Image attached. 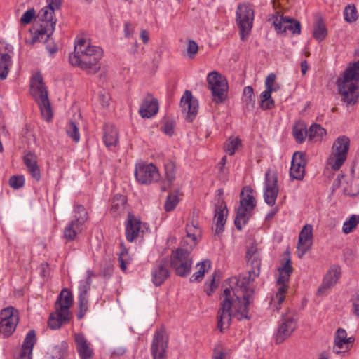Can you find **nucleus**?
<instances>
[{"instance_id": "obj_1", "label": "nucleus", "mask_w": 359, "mask_h": 359, "mask_svg": "<svg viewBox=\"0 0 359 359\" xmlns=\"http://www.w3.org/2000/svg\"><path fill=\"white\" fill-rule=\"evenodd\" d=\"M246 259L252 269L248 271V278L242 280L234 278L235 283L240 287L242 297L231 294V289L226 288L222 296L220 307L217 313V327L221 332L227 329L230 325L232 317L238 320L250 319L249 306L254 301V289L250 283L254 281L260 273L261 255L257 245H252L247 250Z\"/></svg>"}, {"instance_id": "obj_2", "label": "nucleus", "mask_w": 359, "mask_h": 359, "mask_svg": "<svg viewBox=\"0 0 359 359\" xmlns=\"http://www.w3.org/2000/svg\"><path fill=\"white\" fill-rule=\"evenodd\" d=\"M103 55L100 47L92 46L86 39H78L74 51L69 57L72 65L77 66L90 74H95L100 69L98 62Z\"/></svg>"}, {"instance_id": "obj_3", "label": "nucleus", "mask_w": 359, "mask_h": 359, "mask_svg": "<svg viewBox=\"0 0 359 359\" xmlns=\"http://www.w3.org/2000/svg\"><path fill=\"white\" fill-rule=\"evenodd\" d=\"M359 60L350 64L341 76L337 79L338 91L347 106L354 105L359 97Z\"/></svg>"}, {"instance_id": "obj_4", "label": "nucleus", "mask_w": 359, "mask_h": 359, "mask_svg": "<svg viewBox=\"0 0 359 359\" xmlns=\"http://www.w3.org/2000/svg\"><path fill=\"white\" fill-rule=\"evenodd\" d=\"M47 3L48 5L39 13L38 18L42 23L34 33L32 43L41 41L45 35L49 38L55 29L56 20H53L54 11L60 8L62 0H47Z\"/></svg>"}, {"instance_id": "obj_5", "label": "nucleus", "mask_w": 359, "mask_h": 359, "mask_svg": "<svg viewBox=\"0 0 359 359\" xmlns=\"http://www.w3.org/2000/svg\"><path fill=\"white\" fill-rule=\"evenodd\" d=\"M252 193L253 190L250 187H245L241 193L240 205L237 208L234 221L235 226L238 230H241L248 223L256 206V200Z\"/></svg>"}, {"instance_id": "obj_6", "label": "nucleus", "mask_w": 359, "mask_h": 359, "mask_svg": "<svg viewBox=\"0 0 359 359\" xmlns=\"http://www.w3.org/2000/svg\"><path fill=\"white\" fill-rule=\"evenodd\" d=\"M293 269L290 259H287L282 266L278 268V277L277 278V290L274 295L271 296L270 305L273 310L278 311L281 304L284 302L287 291V283Z\"/></svg>"}, {"instance_id": "obj_7", "label": "nucleus", "mask_w": 359, "mask_h": 359, "mask_svg": "<svg viewBox=\"0 0 359 359\" xmlns=\"http://www.w3.org/2000/svg\"><path fill=\"white\" fill-rule=\"evenodd\" d=\"M31 93L39 104L42 116L47 121L53 117L48 91L41 74L34 75L31 81Z\"/></svg>"}, {"instance_id": "obj_8", "label": "nucleus", "mask_w": 359, "mask_h": 359, "mask_svg": "<svg viewBox=\"0 0 359 359\" xmlns=\"http://www.w3.org/2000/svg\"><path fill=\"white\" fill-rule=\"evenodd\" d=\"M187 243L185 240L182 241V246L173 251L170 257V265L174 269L175 273L181 277H185L189 274L192 265V259L190 257V252L192 250L191 247H184Z\"/></svg>"}, {"instance_id": "obj_9", "label": "nucleus", "mask_w": 359, "mask_h": 359, "mask_svg": "<svg viewBox=\"0 0 359 359\" xmlns=\"http://www.w3.org/2000/svg\"><path fill=\"white\" fill-rule=\"evenodd\" d=\"M350 147V140L345 135L339 137L332 148L327 163L334 170H338L345 162Z\"/></svg>"}, {"instance_id": "obj_10", "label": "nucleus", "mask_w": 359, "mask_h": 359, "mask_svg": "<svg viewBox=\"0 0 359 359\" xmlns=\"http://www.w3.org/2000/svg\"><path fill=\"white\" fill-rule=\"evenodd\" d=\"M207 81L212 100L217 104L222 103L227 97L229 86L226 79L217 72H212L208 74Z\"/></svg>"}, {"instance_id": "obj_11", "label": "nucleus", "mask_w": 359, "mask_h": 359, "mask_svg": "<svg viewBox=\"0 0 359 359\" xmlns=\"http://www.w3.org/2000/svg\"><path fill=\"white\" fill-rule=\"evenodd\" d=\"M236 22L240 30V37L244 41L252 28L254 10L246 4H239L236 10Z\"/></svg>"}, {"instance_id": "obj_12", "label": "nucleus", "mask_w": 359, "mask_h": 359, "mask_svg": "<svg viewBox=\"0 0 359 359\" xmlns=\"http://www.w3.org/2000/svg\"><path fill=\"white\" fill-rule=\"evenodd\" d=\"M19 322L18 311L13 307H7L0 313V334L8 337L15 330Z\"/></svg>"}, {"instance_id": "obj_13", "label": "nucleus", "mask_w": 359, "mask_h": 359, "mask_svg": "<svg viewBox=\"0 0 359 359\" xmlns=\"http://www.w3.org/2000/svg\"><path fill=\"white\" fill-rule=\"evenodd\" d=\"M168 346V337L163 329L155 332L151 344V355L153 359H166Z\"/></svg>"}, {"instance_id": "obj_14", "label": "nucleus", "mask_w": 359, "mask_h": 359, "mask_svg": "<svg viewBox=\"0 0 359 359\" xmlns=\"http://www.w3.org/2000/svg\"><path fill=\"white\" fill-rule=\"evenodd\" d=\"M269 20L272 22L278 32L282 33L287 31H290L292 34H300L301 32V25L299 21L289 17L280 15L278 13L272 15Z\"/></svg>"}, {"instance_id": "obj_15", "label": "nucleus", "mask_w": 359, "mask_h": 359, "mask_svg": "<svg viewBox=\"0 0 359 359\" xmlns=\"http://www.w3.org/2000/svg\"><path fill=\"white\" fill-rule=\"evenodd\" d=\"M182 111L188 122H192L198 113V102L189 90H186L180 100Z\"/></svg>"}, {"instance_id": "obj_16", "label": "nucleus", "mask_w": 359, "mask_h": 359, "mask_svg": "<svg viewBox=\"0 0 359 359\" xmlns=\"http://www.w3.org/2000/svg\"><path fill=\"white\" fill-rule=\"evenodd\" d=\"M278 194V179L274 173L269 171L265 174L264 198L267 205L273 206L276 204Z\"/></svg>"}, {"instance_id": "obj_17", "label": "nucleus", "mask_w": 359, "mask_h": 359, "mask_svg": "<svg viewBox=\"0 0 359 359\" xmlns=\"http://www.w3.org/2000/svg\"><path fill=\"white\" fill-rule=\"evenodd\" d=\"M296 328V320L294 315L287 313L283 315L281 322L276 334V343L280 344L285 341Z\"/></svg>"}, {"instance_id": "obj_18", "label": "nucleus", "mask_w": 359, "mask_h": 359, "mask_svg": "<svg viewBox=\"0 0 359 359\" xmlns=\"http://www.w3.org/2000/svg\"><path fill=\"white\" fill-rule=\"evenodd\" d=\"M135 175L140 184H147L158 180V172L156 167L152 163L141 165L136 168Z\"/></svg>"}, {"instance_id": "obj_19", "label": "nucleus", "mask_w": 359, "mask_h": 359, "mask_svg": "<svg viewBox=\"0 0 359 359\" xmlns=\"http://www.w3.org/2000/svg\"><path fill=\"white\" fill-rule=\"evenodd\" d=\"M313 228L311 224H306L299 235L297 243V256L302 258L312 245Z\"/></svg>"}, {"instance_id": "obj_20", "label": "nucleus", "mask_w": 359, "mask_h": 359, "mask_svg": "<svg viewBox=\"0 0 359 359\" xmlns=\"http://www.w3.org/2000/svg\"><path fill=\"white\" fill-rule=\"evenodd\" d=\"M168 261L166 259L156 262L151 270V280L156 286L161 285L169 277Z\"/></svg>"}, {"instance_id": "obj_21", "label": "nucleus", "mask_w": 359, "mask_h": 359, "mask_svg": "<svg viewBox=\"0 0 359 359\" xmlns=\"http://www.w3.org/2000/svg\"><path fill=\"white\" fill-rule=\"evenodd\" d=\"M158 111V100L151 95H148L141 104L139 112L143 118H151L156 114Z\"/></svg>"}, {"instance_id": "obj_22", "label": "nucleus", "mask_w": 359, "mask_h": 359, "mask_svg": "<svg viewBox=\"0 0 359 359\" xmlns=\"http://www.w3.org/2000/svg\"><path fill=\"white\" fill-rule=\"evenodd\" d=\"M76 350L81 359H92L93 349L83 334H74Z\"/></svg>"}, {"instance_id": "obj_23", "label": "nucleus", "mask_w": 359, "mask_h": 359, "mask_svg": "<svg viewBox=\"0 0 359 359\" xmlns=\"http://www.w3.org/2000/svg\"><path fill=\"white\" fill-rule=\"evenodd\" d=\"M354 341L355 339L353 337H347V333L344 329L339 328L334 336V351L337 354L340 353L341 349L348 348Z\"/></svg>"}, {"instance_id": "obj_24", "label": "nucleus", "mask_w": 359, "mask_h": 359, "mask_svg": "<svg viewBox=\"0 0 359 359\" xmlns=\"http://www.w3.org/2000/svg\"><path fill=\"white\" fill-rule=\"evenodd\" d=\"M140 226V220L129 214L126 222V236L128 241L133 242L138 236Z\"/></svg>"}, {"instance_id": "obj_25", "label": "nucleus", "mask_w": 359, "mask_h": 359, "mask_svg": "<svg viewBox=\"0 0 359 359\" xmlns=\"http://www.w3.org/2000/svg\"><path fill=\"white\" fill-rule=\"evenodd\" d=\"M341 275V268L337 265L330 267L323 279L322 286L318 289V292H321L323 290L332 287L339 280Z\"/></svg>"}, {"instance_id": "obj_26", "label": "nucleus", "mask_w": 359, "mask_h": 359, "mask_svg": "<svg viewBox=\"0 0 359 359\" xmlns=\"http://www.w3.org/2000/svg\"><path fill=\"white\" fill-rule=\"evenodd\" d=\"M35 342V331L34 330H29L24 339L22 350L20 353V359H32L33 346Z\"/></svg>"}, {"instance_id": "obj_27", "label": "nucleus", "mask_w": 359, "mask_h": 359, "mask_svg": "<svg viewBox=\"0 0 359 359\" xmlns=\"http://www.w3.org/2000/svg\"><path fill=\"white\" fill-rule=\"evenodd\" d=\"M72 304V294L67 289H63L55 303L56 310L61 311L65 315H69V309Z\"/></svg>"}, {"instance_id": "obj_28", "label": "nucleus", "mask_w": 359, "mask_h": 359, "mask_svg": "<svg viewBox=\"0 0 359 359\" xmlns=\"http://www.w3.org/2000/svg\"><path fill=\"white\" fill-rule=\"evenodd\" d=\"M227 214L228 210L226 205H217L215 214L216 219L215 231L216 234H220L224 231Z\"/></svg>"}, {"instance_id": "obj_29", "label": "nucleus", "mask_w": 359, "mask_h": 359, "mask_svg": "<svg viewBox=\"0 0 359 359\" xmlns=\"http://www.w3.org/2000/svg\"><path fill=\"white\" fill-rule=\"evenodd\" d=\"M103 140L108 147L116 146L118 141V133L116 128L112 125H106L104 128Z\"/></svg>"}, {"instance_id": "obj_30", "label": "nucleus", "mask_w": 359, "mask_h": 359, "mask_svg": "<svg viewBox=\"0 0 359 359\" xmlns=\"http://www.w3.org/2000/svg\"><path fill=\"white\" fill-rule=\"evenodd\" d=\"M70 316L65 315L61 311L56 310V312L52 313L48 319V327L53 330L60 328L62 324L69 320Z\"/></svg>"}, {"instance_id": "obj_31", "label": "nucleus", "mask_w": 359, "mask_h": 359, "mask_svg": "<svg viewBox=\"0 0 359 359\" xmlns=\"http://www.w3.org/2000/svg\"><path fill=\"white\" fill-rule=\"evenodd\" d=\"M68 344L63 341L53 346L48 352L52 359H64L67 353Z\"/></svg>"}, {"instance_id": "obj_32", "label": "nucleus", "mask_w": 359, "mask_h": 359, "mask_svg": "<svg viewBox=\"0 0 359 359\" xmlns=\"http://www.w3.org/2000/svg\"><path fill=\"white\" fill-rule=\"evenodd\" d=\"M74 219L72 222H75L77 225L82 226L88 219V213L85 208L81 205H74Z\"/></svg>"}, {"instance_id": "obj_33", "label": "nucleus", "mask_w": 359, "mask_h": 359, "mask_svg": "<svg viewBox=\"0 0 359 359\" xmlns=\"http://www.w3.org/2000/svg\"><path fill=\"white\" fill-rule=\"evenodd\" d=\"M211 266L210 261L208 259L204 260L201 263L198 264V271L195 272L191 277L190 281L194 282H199L201 281L205 273Z\"/></svg>"}, {"instance_id": "obj_34", "label": "nucleus", "mask_w": 359, "mask_h": 359, "mask_svg": "<svg viewBox=\"0 0 359 359\" xmlns=\"http://www.w3.org/2000/svg\"><path fill=\"white\" fill-rule=\"evenodd\" d=\"M11 65V57L8 53H2L0 59V79L1 80L6 79Z\"/></svg>"}, {"instance_id": "obj_35", "label": "nucleus", "mask_w": 359, "mask_h": 359, "mask_svg": "<svg viewBox=\"0 0 359 359\" xmlns=\"http://www.w3.org/2000/svg\"><path fill=\"white\" fill-rule=\"evenodd\" d=\"M81 231V226L77 225L75 222H69L64 229V238L67 241H73L76 235Z\"/></svg>"}, {"instance_id": "obj_36", "label": "nucleus", "mask_w": 359, "mask_h": 359, "mask_svg": "<svg viewBox=\"0 0 359 359\" xmlns=\"http://www.w3.org/2000/svg\"><path fill=\"white\" fill-rule=\"evenodd\" d=\"M271 90H265L260 95V107L263 110L272 109L275 106V102L271 97Z\"/></svg>"}, {"instance_id": "obj_37", "label": "nucleus", "mask_w": 359, "mask_h": 359, "mask_svg": "<svg viewBox=\"0 0 359 359\" xmlns=\"http://www.w3.org/2000/svg\"><path fill=\"white\" fill-rule=\"evenodd\" d=\"M187 237L191 238L192 243L190 244L189 247L192 245V248L196 245L198 236L201 234V230L197 224L192 222L191 224H187L186 228Z\"/></svg>"}, {"instance_id": "obj_38", "label": "nucleus", "mask_w": 359, "mask_h": 359, "mask_svg": "<svg viewBox=\"0 0 359 359\" xmlns=\"http://www.w3.org/2000/svg\"><path fill=\"white\" fill-rule=\"evenodd\" d=\"M326 133L325 130L320 125L313 124L308 130V137L311 140L317 141Z\"/></svg>"}, {"instance_id": "obj_39", "label": "nucleus", "mask_w": 359, "mask_h": 359, "mask_svg": "<svg viewBox=\"0 0 359 359\" xmlns=\"http://www.w3.org/2000/svg\"><path fill=\"white\" fill-rule=\"evenodd\" d=\"M327 36L325 25L322 21H318L313 27V36L318 41H322Z\"/></svg>"}, {"instance_id": "obj_40", "label": "nucleus", "mask_w": 359, "mask_h": 359, "mask_svg": "<svg viewBox=\"0 0 359 359\" xmlns=\"http://www.w3.org/2000/svg\"><path fill=\"white\" fill-rule=\"evenodd\" d=\"M292 133L296 141L302 143L304 141L306 137L308 136V130H306L304 125L298 124L294 126Z\"/></svg>"}, {"instance_id": "obj_41", "label": "nucleus", "mask_w": 359, "mask_h": 359, "mask_svg": "<svg viewBox=\"0 0 359 359\" xmlns=\"http://www.w3.org/2000/svg\"><path fill=\"white\" fill-rule=\"evenodd\" d=\"M359 224V215H353L350 217L348 220L344 223L342 231L344 233L348 234L353 231Z\"/></svg>"}, {"instance_id": "obj_42", "label": "nucleus", "mask_w": 359, "mask_h": 359, "mask_svg": "<svg viewBox=\"0 0 359 359\" xmlns=\"http://www.w3.org/2000/svg\"><path fill=\"white\" fill-rule=\"evenodd\" d=\"M165 179L169 186H170L175 179V165L169 161L165 164Z\"/></svg>"}, {"instance_id": "obj_43", "label": "nucleus", "mask_w": 359, "mask_h": 359, "mask_svg": "<svg viewBox=\"0 0 359 359\" xmlns=\"http://www.w3.org/2000/svg\"><path fill=\"white\" fill-rule=\"evenodd\" d=\"M66 133L75 142L80 140L79 128L74 121H69L66 126Z\"/></svg>"}, {"instance_id": "obj_44", "label": "nucleus", "mask_w": 359, "mask_h": 359, "mask_svg": "<svg viewBox=\"0 0 359 359\" xmlns=\"http://www.w3.org/2000/svg\"><path fill=\"white\" fill-rule=\"evenodd\" d=\"M344 20L347 22H353L358 19V13L355 6L348 5L344 11Z\"/></svg>"}, {"instance_id": "obj_45", "label": "nucleus", "mask_w": 359, "mask_h": 359, "mask_svg": "<svg viewBox=\"0 0 359 359\" xmlns=\"http://www.w3.org/2000/svg\"><path fill=\"white\" fill-rule=\"evenodd\" d=\"M305 167L295 163H291L290 175L294 180H301L304 176Z\"/></svg>"}, {"instance_id": "obj_46", "label": "nucleus", "mask_w": 359, "mask_h": 359, "mask_svg": "<svg viewBox=\"0 0 359 359\" xmlns=\"http://www.w3.org/2000/svg\"><path fill=\"white\" fill-rule=\"evenodd\" d=\"M180 200L177 194H170L167 198L164 204V209L166 212L172 211L177 205L178 204Z\"/></svg>"}, {"instance_id": "obj_47", "label": "nucleus", "mask_w": 359, "mask_h": 359, "mask_svg": "<svg viewBox=\"0 0 359 359\" xmlns=\"http://www.w3.org/2000/svg\"><path fill=\"white\" fill-rule=\"evenodd\" d=\"M240 144L241 140L239 138L231 137L224 144L225 151L229 155H233Z\"/></svg>"}, {"instance_id": "obj_48", "label": "nucleus", "mask_w": 359, "mask_h": 359, "mask_svg": "<svg viewBox=\"0 0 359 359\" xmlns=\"http://www.w3.org/2000/svg\"><path fill=\"white\" fill-rule=\"evenodd\" d=\"M93 273L90 271H88V276L85 280H81L79 287V294L86 296L91 285V276Z\"/></svg>"}, {"instance_id": "obj_49", "label": "nucleus", "mask_w": 359, "mask_h": 359, "mask_svg": "<svg viewBox=\"0 0 359 359\" xmlns=\"http://www.w3.org/2000/svg\"><path fill=\"white\" fill-rule=\"evenodd\" d=\"M121 246L123 248L122 251L119 254L118 262L120 263V267L123 271H126L127 269V264L130 261V257L127 250L124 248L123 244L121 243Z\"/></svg>"}, {"instance_id": "obj_50", "label": "nucleus", "mask_w": 359, "mask_h": 359, "mask_svg": "<svg viewBox=\"0 0 359 359\" xmlns=\"http://www.w3.org/2000/svg\"><path fill=\"white\" fill-rule=\"evenodd\" d=\"M79 313H78V318L81 319L88 311V299L86 296L79 295Z\"/></svg>"}, {"instance_id": "obj_51", "label": "nucleus", "mask_w": 359, "mask_h": 359, "mask_svg": "<svg viewBox=\"0 0 359 359\" xmlns=\"http://www.w3.org/2000/svg\"><path fill=\"white\" fill-rule=\"evenodd\" d=\"M243 95L245 97V102L247 105L254 106L255 104V96H254V90L253 88L248 86L244 88Z\"/></svg>"}, {"instance_id": "obj_52", "label": "nucleus", "mask_w": 359, "mask_h": 359, "mask_svg": "<svg viewBox=\"0 0 359 359\" xmlns=\"http://www.w3.org/2000/svg\"><path fill=\"white\" fill-rule=\"evenodd\" d=\"M25 184V177L22 175H13L9 180V185L13 189H20Z\"/></svg>"}, {"instance_id": "obj_53", "label": "nucleus", "mask_w": 359, "mask_h": 359, "mask_svg": "<svg viewBox=\"0 0 359 359\" xmlns=\"http://www.w3.org/2000/svg\"><path fill=\"white\" fill-rule=\"evenodd\" d=\"M291 163H295L305 167L306 161L305 154L303 152L296 151L294 153Z\"/></svg>"}, {"instance_id": "obj_54", "label": "nucleus", "mask_w": 359, "mask_h": 359, "mask_svg": "<svg viewBox=\"0 0 359 359\" xmlns=\"http://www.w3.org/2000/svg\"><path fill=\"white\" fill-rule=\"evenodd\" d=\"M23 161L27 169H28L37 163V158L33 153L28 152L24 156Z\"/></svg>"}, {"instance_id": "obj_55", "label": "nucleus", "mask_w": 359, "mask_h": 359, "mask_svg": "<svg viewBox=\"0 0 359 359\" xmlns=\"http://www.w3.org/2000/svg\"><path fill=\"white\" fill-rule=\"evenodd\" d=\"M35 15V11L34 8L27 10L21 17L20 22L23 25L29 24Z\"/></svg>"}, {"instance_id": "obj_56", "label": "nucleus", "mask_w": 359, "mask_h": 359, "mask_svg": "<svg viewBox=\"0 0 359 359\" xmlns=\"http://www.w3.org/2000/svg\"><path fill=\"white\" fill-rule=\"evenodd\" d=\"M27 170L36 181L39 182L41 180V172L37 163Z\"/></svg>"}, {"instance_id": "obj_57", "label": "nucleus", "mask_w": 359, "mask_h": 359, "mask_svg": "<svg viewBox=\"0 0 359 359\" xmlns=\"http://www.w3.org/2000/svg\"><path fill=\"white\" fill-rule=\"evenodd\" d=\"M198 44L193 40H189L187 51L189 57H193L198 52Z\"/></svg>"}, {"instance_id": "obj_58", "label": "nucleus", "mask_w": 359, "mask_h": 359, "mask_svg": "<svg viewBox=\"0 0 359 359\" xmlns=\"http://www.w3.org/2000/svg\"><path fill=\"white\" fill-rule=\"evenodd\" d=\"M175 122L173 121H168L163 126V131L165 134L172 135L174 133Z\"/></svg>"}, {"instance_id": "obj_59", "label": "nucleus", "mask_w": 359, "mask_h": 359, "mask_svg": "<svg viewBox=\"0 0 359 359\" xmlns=\"http://www.w3.org/2000/svg\"><path fill=\"white\" fill-rule=\"evenodd\" d=\"M50 40V36L49 38H47L46 36L45 35L43 36V39H41L40 41H43L44 43H46V48H47L48 51L49 53H50L51 54H53V53L57 52V48L55 46V45H54V44L53 45H50L49 43Z\"/></svg>"}, {"instance_id": "obj_60", "label": "nucleus", "mask_w": 359, "mask_h": 359, "mask_svg": "<svg viewBox=\"0 0 359 359\" xmlns=\"http://www.w3.org/2000/svg\"><path fill=\"white\" fill-rule=\"evenodd\" d=\"M224 353L222 351V347L219 344L217 345L214 348L212 359H224Z\"/></svg>"}, {"instance_id": "obj_61", "label": "nucleus", "mask_w": 359, "mask_h": 359, "mask_svg": "<svg viewBox=\"0 0 359 359\" xmlns=\"http://www.w3.org/2000/svg\"><path fill=\"white\" fill-rule=\"evenodd\" d=\"M353 311L355 315L359 316V293L353 298Z\"/></svg>"}, {"instance_id": "obj_62", "label": "nucleus", "mask_w": 359, "mask_h": 359, "mask_svg": "<svg viewBox=\"0 0 359 359\" xmlns=\"http://www.w3.org/2000/svg\"><path fill=\"white\" fill-rule=\"evenodd\" d=\"M217 276V273L215 271L211 280L210 289L206 291V293L208 296H210L213 293L214 290L217 287V285L215 283V278Z\"/></svg>"}, {"instance_id": "obj_63", "label": "nucleus", "mask_w": 359, "mask_h": 359, "mask_svg": "<svg viewBox=\"0 0 359 359\" xmlns=\"http://www.w3.org/2000/svg\"><path fill=\"white\" fill-rule=\"evenodd\" d=\"M276 74L273 73H271L267 76L265 80V87H268L269 86H273L275 84L276 81Z\"/></svg>"}, {"instance_id": "obj_64", "label": "nucleus", "mask_w": 359, "mask_h": 359, "mask_svg": "<svg viewBox=\"0 0 359 359\" xmlns=\"http://www.w3.org/2000/svg\"><path fill=\"white\" fill-rule=\"evenodd\" d=\"M133 29L129 22L125 23L124 33L126 37H130L133 34Z\"/></svg>"}]
</instances>
